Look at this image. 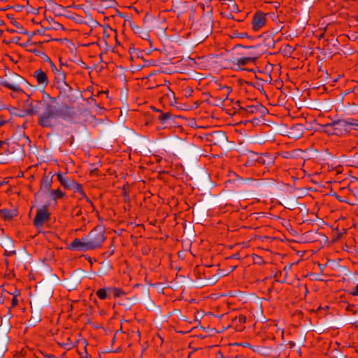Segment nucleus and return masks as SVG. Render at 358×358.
<instances>
[{"label": "nucleus", "mask_w": 358, "mask_h": 358, "mask_svg": "<svg viewBox=\"0 0 358 358\" xmlns=\"http://www.w3.org/2000/svg\"><path fill=\"white\" fill-rule=\"evenodd\" d=\"M42 113L39 115L38 123L43 127H52L57 118L60 117L67 122H73L76 115L74 108L67 106H60L57 101V99L49 97Z\"/></svg>", "instance_id": "nucleus-1"}, {"label": "nucleus", "mask_w": 358, "mask_h": 358, "mask_svg": "<svg viewBox=\"0 0 358 358\" xmlns=\"http://www.w3.org/2000/svg\"><path fill=\"white\" fill-rule=\"evenodd\" d=\"M59 94L55 98L57 101L61 103L60 106H67L69 108H74L73 104L78 100L81 94L79 91L73 90L70 86H66L59 89Z\"/></svg>", "instance_id": "nucleus-2"}, {"label": "nucleus", "mask_w": 358, "mask_h": 358, "mask_svg": "<svg viewBox=\"0 0 358 358\" xmlns=\"http://www.w3.org/2000/svg\"><path fill=\"white\" fill-rule=\"evenodd\" d=\"M351 126L358 127V123L355 122L352 119H348L338 120L325 124L327 128L332 127L334 134L337 136H341L343 133L349 132Z\"/></svg>", "instance_id": "nucleus-3"}, {"label": "nucleus", "mask_w": 358, "mask_h": 358, "mask_svg": "<svg viewBox=\"0 0 358 358\" xmlns=\"http://www.w3.org/2000/svg\"><path fill=\"white\" fill-rule=\"evenodd\" d=\"M85 238L92 250L99 248L105 240L104 229L101 226H97Z\"/></svg>", "instance_id": "nucleus-4"}, {"label": "nucleus", "mask_w": 358, "mask_h": 358, "mask_svg": "<svg viewBox=\"0 0 358 358\" xmlns=\"http://www.w3.org/2000/svg\"><path fill=\"white\" fill-rule=\"evenodd\" d=\"M49 217L50 213H48L45 206L38 209L35 219L34 220V226L37 229H40L42 227L44 222L49 219Z\"/></svg>", "instance_id": "nucleus-5"}, {"label": "nucleus", "mask_w": 358, "mask_h": 358, "mask_svg": "<svg viewBox=\"0 0 358 358\" xmlns=\"http://www.w3.org/2000/svg\"><path fill=\"white\" fill-rule=\"evenodd\" d=\"M69 249L83 252L92 250L91 248H90V245L85 237L83 238V240L79 238L74 239L70 244Z\"/></svg>", "instance_id": "nucleus-6"}, {"label": "nucleus", "mask_w": 358, "mask_h": 358, "mask_svg": "<svg viewBox=\"0 0 358 358\" xmlns=\"http://www.w3.org/2000/svg\"><path fill=\"white\" fill-rule=\"evenodd\" d=\"M41 102L36 101V104L29 101L28 99L24 103V108L26 115H34L38 113L40 110Z\"/></svg>", "instance_id": "nucleus-7"}, {"label": "nucleus", "mask_w": 358, "mask_h": 358, "mask_svg": "<svg viewBox=\"0 0 358 358\" xmlns=\"http://www.w3.org/2000/svg\"><path fill=\"white\" fill-rule=\"evenodd\" d=\"M69 85L66 83V73L62 71L55 72V86L57 90Z\"/></svg>", "instance_id": "nucleus-8"}, {"label": "nucleus", "mask_w": 358, "mask_h": 358, "mask_svg": "<svg viewBox=\"0 0 358 358\" xmlns=\"http://www.w3.org/2000/svg\"><path fill=\"white\" fill-rule=\"evenodd\" d=\"M34 77L37 80L39 85L45 87L48 83V79L46 73L41 69H38L34 73Z\"/></svg>", "instance_id": "nucleus-9"}, {"label": "nucleus", "mask_w": 358, "mask_h": 358, "mask_svg": "<svg viewBox=\"0 0 358 358\" xmlns=\"http://www.w3.org/2000/svg\"><path fill=\"white\" fill-rule=\"evenodd\" d=\"M211 138L212 139L210 141L215 145L225 143L227 141L226 134L221 131L213 133L211 134Z\"/></svg>", "instance_id": "nucleus-10"}, {"label": "nucleus", "mask_w": 358, "mask_h": 358, "mask_svg": "<svg viewBox=\"0 0 358 358\" xmlns=\"http://www.w3.org/2000/svg\"><path fill=\"white\" fill-rule=\"evenodd\" d=\"M266 19L262 13H256L253 18L252 26L255 31L259 30L265 24Z\"/></svg>", "instance_id": "nucleus-11"}, {"label": "nucleus", "mask_w": 358, "mask_h": 358, "mask_svg": "<svg viewBox=\"0 0 358 358\" xmlns=\"http://www.w3.org/2000/svg\"><path fill=\"white\" fill-rule=\"evenodd\" d=\"M57 177L58 180L62 183V185L64 187H66L67 189H70L71 187V186L73 185V180L69 179L64 175H63L62 173H58L57 175Z\"/></svg>", "instance_id": "nucleus-12"}, {"label": "nucleus", "mask_w": 358, "mask_h": 358, "mask_svg": "<svg viewBox=\"0 0 358 358\" xmlns=\"http://www.w3.org/2000/svg\"><path fill=\"white\" fill-rule=\"evenodd\" d=\"M257 57L249 56V57H243L240 59H237L236 64L238 65V68L240 66H244L248 64L250 62H254L257 59Z\"/></svg>", "instance_id": "nucleus-13"}, {"label": "nucleus", "mask_w": 358, "mask_h": 358, "mask_svg": "<svg viewBox=\"0 0 358 358\" xmlns=\"http://www.w3.org/2000/svg\"><path fill=\"white\" fill-rule=\"evenodd\" d=\"M17 210L15 209L9 210L3 208L0 210L1 215L6 220H10L16 215Z\"/></svg>", "instance_id": "nucleus-14"}, {"label": "nucleus", "mask_w": 358, "mask_h": 358, "mask_svg": "<svg viewBox=\"0 0 358 358\" xmlns=\"http://www.w3.org/2000/svg\"><path fill=\"white\" fill-rule=\"evenodd\" d=\"M131 27L134 31V33L138 34L143 39H148L149 38L148 33L145 31L142 30L140 27L131 24Z\"/></svg>", "instance_id": "nucleus-15"}, {"label": "nucleus", "mask_w": 358, "mask_h": 358, "mask_svg": "<svg viewBox=\"0 0 358 358\" xmlns=\"http://www.w3.org/2000/svg\"><path fill=\"white\" fill-rule=\"evenodd\" d=\"M247 112L253 113L257 110L260 111L261 113H264L266 109L262 105L258 104L257 106H249L246 108Z\"/></svg>", "instance_id": "nucleus-16"}, {"label": "nucleus", "mask_w": 358, "mask_h": 358, "mask_svg": "<svg viewBox=\"0 0 358 358\" xmlns=\"http://www.w3.org/2000/svg\"><path fill=\"white\" fill-rule=\"evenodd\" d=\"M2 85H3L4 87H6L7 88L13 90V91H15V92H19V91H21V89L19 86L18 84L17 83H10L6 80H4L2 82Z\"/></svg>", "instance_id": "nucleus-17"}, {"label": "nucleus", "mask_w": 358, "mask_h": 358, "mask_svg": "<svg viewBox=\"0 0 358 358\" xmlns=\"http://www.w3.org/2000/svg\"><path fill=\"white\" fill-rule=\"evenodd\" d=\"M50 182L51 180L49 178H43L41 182V192L48 191L50 187Z\"/></svg>", "instance_id": "nucleus-18"}, {"label": "nucleus", "mask_w": 358, "mask_h": 358, "mask_svg": "<svg viewBox=\"0 0 358 358\" xmlns=\"http://www.w3.org/2000/svg\"><path fill=\"white\" fill-rule=\"evenodd\" d=\"M108 292L109 294L113 295L114 297H120L124 294L122 290L113 287H108Z\"/></svg>", "instance_id": "nucleus-19"}, {"label": "nucleus", "mask_w": 358, "mask_h": 358, "mask_svg": "<svg viewBox=\"0 0 358 358\" xmlns=\"http://www.w3.org/2000/svg\"><path fill=\"white\" fill-rule=\"evenodd\" d=\"M96 294L101 299H105L108 296V287L105 289H100L96 292Z\"/></svg>", "instance_id": "nucleus-20"}, {"label": "nucleus", "mask_w": 358, "mask_h": 358, "mask_svg": "<svg viewBox=\"0 0 358 358\" xmlns=\"http://www.w3.org/2000/svg\"><path fill=\"white\" fill-rule=\"evenodd\" d=\"M171 115L169 113H162L159 117V119L162 123H165L168 120L171 118Z\"/></svg>", "instance_id": "nucleus-21"}, {"label": "nucleus", "mask_w": 358, "mask_h": 358, "mask_svg": "<svg viewBox=\"0 0 358 358\" xmlns=\"http://www.w3.org/2000/svg\"><path fill=\"white\" fill-rule=\"evenodd\" d=\"M51 196L54 199H56L57 198L62 197L63 196V193L59 189H56L51 192Z\"/></svg>", "instance_id": "nucleus-22"}, {"label": "nucleus", "mask_w": 358, "mask_h": 358, "mask_svg": "<svg viewBox=\"0 0 358 358\" xmlns=\"http://www.w3.org/2000/svg\"><path fill=\"white\" fill-rule=\"evenodd\" d=\"M324 127V131L327 134H328L329 135H332V134H334V129L332 127H328L327 128L325 127V125L323 126Z\"/></svg>", "instance_id": "nucleus-23"}, {"label": "nucleus", "mask_w": 358, "mask_h": 358, "mask_svg": "<svg viewBox=\"0 0 358 358\" xmlns=\"http://www.w3.org/2000/svg\"><path fill=\"white\" fill-rule=\"evenodd\" d=\"M73 185H75L71 186V187L70 189H74L75 191H80L81 186H80V184L76 182L73 180Z\"/></svg>", "instance_id": "nucleus-24"}, {"label": "nucleus", "mask_w": 358, "mask_h": 358, "mask_svg": "<svg viewBox=\"0 0 358 358\" xmlns=\"http://www.w3.org/2000/svg\"><path fill=\"white\" fill-rule=\"evenodd\" d=\"M293 129H296L299 131V136L301 135V129H302V125L301 124H296L292 127Z\"/></svg>", "instance_id": "nucleus-25"}, {"label": "nucleus", "mask_w": 358, "mask_h": 358, "mask_svg": "<svg viewBox=\"0 0 358 358\" xmlns=\"http://www.w3.org/2000/svg\"><path fill=\"white\" fill-rule=\"evenodd\" d=\"M48 61L50 64L52 71L55 73V72H57L59 70L57 69L56 66L51 62L50 59H48Z\"/></svg>", "instance_id": "nucleus-26"}, {"label": "nucleus", "mask_w": 358, "mask_h": 358, "mask_svg": "<svg viewBox=\"0 0 358 358\" xmlns=\"http://www.w3.org/2000/svg\"><path fill=\"white\" fill-rule=\"evenodd\" d=\"M10 317H11L10 314H7V315H4L3 317L2 318V322H8Z\"/></svg>", "instance_id": "nucleus-27"}, {"label": "nucleus", "mask_w": 358, "mask_h": 358, "mask_svg": "<svg viewBox=\"0 0 358 358\" xmlns=\"http://www.w3.org/2000/svg\"><path fill=\"white\" fill-rule=\"evenodd\" d=\"M351 294L353 296H357L358 295V285H357L355 288V289L351 292Z\"/></svg>", "instance_id": "nucleus-28"}, {"label": "nucleus", "mask_w": 358, "mask_h": 358, "mask_svg": "<svg viewBox=\"0 0 358 358\" xmlns=\"http://www.w3.org/2000/svg\"><path fill=\"white\" fill-rule=\"evenodd\" d=\"M6 121L5 120H2V121H0V127L3 126V124H6Z\"/></svg>", "instance_id": "nucleus-29"}, {"label": "nucleus", "mask_w": 358, "mask_h": 358, "mask_svg": "<svg viewBox=\"0 0 358 358\" xmlns=\"http://www.w3.org/2000/svg\"><path fill=\"white\" fill-rule=\"evenodd\" d=\"M17 303V300L15 299H13L12 304L13 306H15Z\"/></svg>", "instance_id": "nucleus-30"}, {"label": "nucleus", "mask_w": 358, "mask_h": 358, "mask_svg": "<svg viewBox=\"0 0 358 358\" xmlns=\"http://www.w3.org/2000/svg\"><path fill=\"white\" fill-rule=\"evenodd\" d=\"M48 358H55V356L53 355H48Z\"/></svg>", "instance_id": "nucleus-31"}, {"label": "nucleus", "mask_w": 358, "mask_h": 358, "mask_svg": "<svg viewBox=\"0 0 358 358\" xmlns=\"http://www.w3.org/2000/svg\"><path fill=\"white\" fill-rule=\"evenodd\" d=\"M236 7V5L234 3H233L232 8H234V9Z\"/></svg>", "instance_id": "nucleus-32"}, {"label": "nucleus", "mask_w": 358, "mask_h": 358, "mask_svg": "<svg viewBox=\"0 0 358 358\" xmlns=\"http://www.w3.org/2000/svg\"><path fill=\"white\" fill-rule=\"evenodd\" d=\"M236 7V5L234 3H233L232 8H234V9Z\"/></svg>", "instance_id": "nucleus-33"}, {"label": "nucleus", "mask_w": 358, "mask_h": 358, "mask_svg": "<svg viewBox=\"0 0 358 358\" xmlns=\"http://www.w3.org/2000/svg\"><path fill=\"white\" fill-rule=\"evenodd\" d=\"M3 142L2 141H0V147L3 145Z\"/></svg>", "instance_id": "nucleus-34"}, {"label": "nucleus", "mask_w": 358, "mask_h": 358, "mask_svg": "<svg viewBox=\"0 0 358 358\" xmlns=\"http://www.w3.org/2000/svg\"><path fill=\"white\" fill-rule=\"evenodd\" d=\"M291 266H289L288 268L285 267V269L289 270Z\"/></svg>", "instance_id": "nucleus-35"}, {"label": "nucleus", "mask_w": 358, "mask_h": 358, "mask_svg": "<svg viewBox=\"0 0 358 358\" xmlns=\"http://www.w3.org/2000/svg\"><path fill=\"white\" fill-rule=\"evenodd\" d=\"M291 266H289L288 268L285 267V269L289 270Z\"/></svg>", "instance_id": "nucleus-36"}, {"label": "nucleus", "mask_w": 358, "mask_h": 358, "mask_svg": "<svg viewBox=\"0 0 358 358\" xmlns=\"http://www.w3.org/2000/svg\"><path fill=\"white\" fill-rule=\"evenodd\" d=\"M41 191H40L39 192H38V193L36 194V196H38V195L40 194V193H41Z\"/></svg>", "instance_id": "nucleus-37"}, {"label": "nucleus", "mask_w": 358, "mask_h": 358, "mask_svg": "<svg viewBox=\"0 0 358 358\" xmlns=\"http://www.w3.org/2000/svg\"><path fill=\"white\" fill-rule=\"evenodd\" d=\"M41 191H40L39 192H38V193L36 194V196H38V195L40 194V193H41Z\"/></svg>", "instance_id": "nucleus-38"}, {"label": "nucleus", "mask_w": 358, "mask_h": 358, "mask_svg": "<svg viewBox=\"0 0 358 358\" xmlns=\"http://www.w3.org/2000/svg\"><path fill=\"white\" fill-rule=\"evenodd\" d=\"M41 191H40L39 192H38V193L36 194V196H38V195L40 194V193H41Z\"/></svg>", "instance_id": "nucleus-39"}, {"label": "nucleus", "mask_w": 358, "mask_h": 358, "mask_svg": "<svg viewBox=\"0 0 358 358\" xmlns=\"http://www.w3.org/2000/svg\"><path fill=\"white\" fill-rule=\"evenodd\" d=\"M146 21H148L147 17H146V18H145V20H144V22H145Z\"/></svg>", "instance_id": "nucleus-40"}, {"label": "nucleus", "mask_w": 358, "mask_h": 358, "mask_svg": "<svg viewBox=\"0 0 358 358\" xmlns=\"http://www.w3.org/2000/svg\"><path fill=\"white\" fill-rule=\"evenodd\" d=\"M86 200L90 203V201L88 199V198H86Z\"/></svg>", "instance_id": "nucleus-41"}, {"label": "nucleus", "mask_w": 358, "mask_h": 358, "mask_svg": "<svg viewBox=\"0 0 358 358\" xmlns=\"http://www.w3.org/2000/svg\"><path fill=\"white\" fill-rule=\"evenodd\" d=\"M338 199L340 201H342V199H341V197H338Z\"/></svg>", "instance_id": "nucleus-42"}, {"label": "nucleus", "mask_w": 358, "mask_h": 358, "mask_svg": "<svg viewBox=\"0 0 358 358\" xmlns=\"http://www.w3.org/2000/svg\"><path fill=\"white\" fill-rule=\"evenodd\" d=\"M338 199L340 201H342V199H341V197H338Z\"/></svg>", "instance_id": "nucleus-43"}, {"label": "nucleus", "mask_w": 358, "mask_h": 358, "mask_svg": "<svg viewBox=\"0 0 358 358\" xmlns=\"http://www.w3.org/2000/svg\"><path fill=\"white\" fill-rule=\"evenodd\" d=\"M338 199L340 201H342V199H341V197H338Z\"/></svg>", "instance_id": "nucleus-44"}]
</instances>
